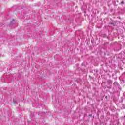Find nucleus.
Returning a JSON list of instances; mask_svg holds the SVG:
<instances>
[{
  "label": "nucleus",
  "mask_w": 125,
  "mask_h": 125,
  "mask_svg": "<svg viewBox=\"0 0 125 125\" xmlns=\"http://www.w3.org/2000/svg\"><path fill=\"white\" fill-rule=\"evenodd\" d=\"M121 3H124V1H121Z\"/></svg>",
  "instance_id": "obj_1"
},
{
  "label": "nucleus",
  "mask_w": 125,
  "mask_h": 125,
  "mask_svg": "<svg viewBox=\"0 0 125 125\" xmlns=\"http://www.w3.org/2000/svg\"><path fill=\"white\" fill-rule=\"evenodd\" d=\"M105 98H106V99L108 98V96H105Z\"/></svg>",
  "instance_id": "obj_2"
},
{
  "label": "nucleus",
  "mask_w": 125,
  "mask_h": 125,
  "mask_svg": "<svg viewBox=\"0 0 125 125\" xmlns=\"http://www.w3.org/2000/svg\"><path fill=\"white\" fill-rule=\"evenodd\" d=\"M89 116L90 117H91L92 115H89Z\"/></svg>",
  "instance_id": "obj_3"
}]
</instances>
